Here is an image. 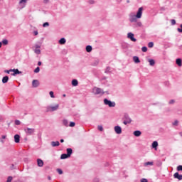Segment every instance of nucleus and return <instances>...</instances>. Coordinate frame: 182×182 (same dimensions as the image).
Masks as SVG:
<instances>
[{
    "instance_id": "obj_10",
    "label": "nucleus",
    "mask_w": 182,
    "mask_h": 182,
    "mask_svg": "<svg viewBox=\"0 0 182 182\" xmlns=\"http://www.w3.org/2000/svg\"><path fill=\"white\" fill-rule=\"evenodd\" d=\"M33 87H38L39 86V81L38 80H33L32 82Z\"/></svg>"
},
{
    "instance_id": "obj_33",
    "label": "nucleus",
    "mask_w": 182,
    "mask_h": 182,
    "mask_svg": "<svg viewBox=\"0 0 182 182\" xmlns=\"http://www.w3.org/2000/svg\"><path fill=\"white\" fill-rule=\"evenodd\" d=\"M177 171H182V166H181V165H180V166H178L177 167Z\"/></svg>"
},
{
    "instance_id": "obj_34",
    "label": "nucleus",
    "mask_w": 182,
    "mask_h": 182,
    "mask_svg": "<svg viewBox=\"0 0 182 182\" xmlns=\"http://www.w3.org/2000/svg\"><path fill=\"white\" fill-rule=\"evenodd\" d=\"M43 28H46V26H49V23L46 22L43 24Z\"/></svg>"
},
{
    "instance_id": "obj_16",
    "label": "nucleus",
    "mask_w": 182,
    "mask_h": 182,
    "mask_svg": "<svg viewBox=\"0 0 182 182\" xmlns=\"http://www.w3.org/2000/svg\"><path fill=\"white\" fill-rule=\"evenodd\" d=\"M133 60L135 63H140V59H139V57L137 56H134Z\"/></svg>"
},
{
    "instance_id": "obj_39",
    "label": "nucleus",
    "mask_w": 182,
    "mask_h": 182,
    "mask_svg": "<svg viewBox=\"0 0 182 182\" xmlns=\"http://www.w3.org/2000/svg\"><path fill=\"white\" fill-rule=\"evenodd\" d=\"M98 130H100V132H103V127L98 126Z\"/></svg>"
},
{
    "instance_id": "obj_27",
    "label": "nucleus",
    "mask_w": 182,
    "mask_h": 182,
    "mask_svg": "<svg viewBox=\"0 0 182 182\" xmlns=\"http://www.w3.org/2000/svg\"><path fill=\"white\" fill-rule=\"evenodd\" d=\"M34 52L36 55H41V50L39 48H36Z\"/></svg>"
},
{
    "instance_id": "obj_58",
    "label": "nucleus",
    "mask_w": 182,
    "mask_h": 182,
    "mask_svg": "<svg viewBox=\"0 0 182 182\" xmlns=\"http://www.w3.org/2000/svg\"><path fill=\"white\" fill-rule=\"evenodd\" d=\"M48 180H50V177H48Z\"/></svg>"
},
{
    "instance_id": "obj_35",
    "label": "nucleus",
    "mask_w": 182,
    "mask_h": 182,
    "mask_svg": "<svg viewBox=\"0 0 182 182\" xmlns=\"http://www.w3.org/2000/svg\"><path fill=\"white\" fill-rule=\"evenodd\" d=\"M50 97H52L53 99L55 98V95H53V91H50Z\"/></svg>"
},
{
    "instance_id": "obj_14",
    "label": "nucleus",
    "mask_w": 182,
    "mask_h": 182,
    "mask_svg": "<svg viewBox=\"0 0 182 182\" xmlns=\"http://www.w3.org/2000/svg\"><path fill=\"white\" fill-rule=\"evenodd\" d=\"M132 123V119L130 118L126 117L125 120L124 121V124H129Z\"/></svg>"
},
{
    "instance_id": "obj_52",
    "label": "nucleus",
    "mask_w": 182,
    "mask_h": 182,
    "mask_svg": "<svg viewBox=\"0 0 182 182\" xmlns=\"http://www.w3.org/2000/svg\"><path fill=\"white\" fill-rule=\"evenodd\" d=\"M0 48H2V43L0 42Z\"/></svg>"
},
{
    "instance_id": "obj_28",
    "label": "nucleus",
    "mask_w": 182,
    "mask_h": 182,
    "mask_svg": "<svg viewBox=\"0 0 182 182\" xmlns=\"http://www.w3.org/2000/svg\"><path fill=\"white\" fill-rule=\"evenodd\" d=\"M41 71V68L39 67H37L35 70H34V73H39V72Z\"/></svg>"
},
{
    "instance_id": "obj_15",
    "label": "nucleus",
    "mask_w": 182,
    "mask_h": 182,
    "mask_svg": "<svg viewBox=\"0 0 182 182\" xmlns=\"http://www.w3.org/2000/svg\"><path fill=\"white\" fill-rule=\"evenodd\" d=\"M9 80V77L8 76H5L2 78V83H8Z\"/></svg>"
},
{
    "instance_id": "obj_32",
    "label": "nucleus",
    "mask_w": 182,
    "mask_h": 182,
    "mask_svg": "<svg viewBox=\"0 0 182 182\" xmlns=\"http://www.w3.org/2000/svg\"><path fill=\"white\" fill-rule=\"evenodd\" d=\"M141 50H142V52H147V47H146V46L142 47Z\"/></svg>"
},
{
    "instance_id": "obj_20",
    "label": "nucleus",
    "mask_w": 182,
    "mask_h": 182,
    "mask_svg": "<svg viewBox=\"0 0 182 182\" xmlns=\"http://www.w3.org/2000/svg\"><path fill=\"white\" fill-rule=\"evenodd\" d=\"M149 64H150V66H154V65H155V63H156V62H155L154 60H153V59H149Z\"/></svg>"
},
{
    "instance_id": "obj_47",
    "label": "nucleus",
    "mask_w": 182,
    "mask_h": 182,
    "mask_svg": "<svg viewBox=\"0 0 182 182\" xmlns=\"http://www.w3.org/2000/svg\"><path fill=\"white\" fill-rule=\"evenodd\" d=\"M44 4H48L49 2V0H43Z\"/></svg>"
},
{
    "instance_id": "obj_17",
    "label": "nucleus",
    "mask_w": 182,
    "mask_h": 182,
    "mask_svg": "<svg viewBox=\"0 0 182 182\" xmlns=\"http://www.w3.org/2000/svg\"><path fill=\"white\" fill-rule=\"evenodd\" d=\"M59 43L60 45H65L66 43V40L64 38H60L59 41Z\"/></svg>"
},
{
    "instance_id": "obj_13",
    "label": "nucleus",
    "mask_w": 182,
    "mask_h": 182,
    "mask_svg": "<svg viewBox=\"0 0 182 182\" xmlns=\"http://www.w3.org/2000/svg\"><path fill=\"white\" fill-rule=\"evenodd\" d=\"M37 164L38 167H43V161H42L41 159H38Z\"/></svg>"
},
{
    "instance_id": "obj_43",
    "label": "nucleus",
    "mask_w": 182,
    "mask_h": 182,
    "mask_svg": "<svg viewBox=\"0 0 182 182\" xmlns=\"http://www.w3.org/2000/svg\"><path fill=\"white\" fill-rule=\"evenodd\" d=\"M12 181V177L9 176L7 179V182H11Z\"/></svg>"
},
{
    "instance_id": "obj_6",
    "label": "nucleus",
    "mask_w": 182,
    "mask_h": 182,
    "mask_svg": "<svg viewBox=\"0 0 182 182\" xmlns=\"http://www.w3.org/2000/svg\"><path fill=\"white\" fill-rule=\"evenodd\" d=\"M59 109V104H56L55 106H50L48 107L49 112H55V110H58Z\"/></svg>"
},
{
    "instance_id": "obj_44",
    "label": "nucleus",
    "mask_w": 182,
    "mask_h": 182,
    "mask_svg": "<svg viewBox=\"0 0 182 182\" xmlns=\"http://www.w3.org/2000/svg\"><path fill=\"white\" fill-rule=\"evenodd\" d=\"M4 72H5V73L9 74V73H10V72H12V70H4Z\"/></svg>"
},
{
    "instance_id": "obj_40",
    "label": "nucleus",
    "mask_w": 182,
    "mask_h": 182,
    "mask_svg": "<svg viewBox=\"0 0 182 182\" xmlns=\"http://www.w3.org/2000/svg\"><path fill=\"white\" fill-rule=\"evenodd\" d=\"M70 127H75V122H70Z\"/></svg>"
},
{
    "instance_id": "obj_24",
    "label": "nucleus",
    "mask_w": 182,
    "mask_h": 182,
    "mask_svg": "<svg viewBox=\"0 0 182 182\" xmlns=\"http://www.w3.org/2000/svg\"><path fill=\"white\" fill-rule=\"evenodd\" d=\"M86 51L88 53L92 52V46H87L86 47Z\"/></svg>"
},
{
    "instance_id": "obj_36",
    "label": "nucleus",
    "mask_w": 182,
    "mask_h": 182,
    "mask_svg": "<svg viewBox=\"0 0 182 182\" xmlns=\"http://www.w3.org/2000/svg\"><path fill=\"white\" fill-rule=\"evenodd\" d=\"M15 124H16V126H19V124H21V121H19V120H16V121H15Z\"/></svg>"
},
{
    "instance_id": "obj_26",
    "label": "nucleus",
    "mask_w": 182,
    "mask_h": 182,
    "mask_svg": "<svg viewBox=\"0 0 182 182\" xmlns=\"http://www.w3.org/2000/svg\"><path fill=\"white\" fill-rule=\"evenodd\" d=\"M67 153V155L68 156V157H70V156L72 154V149H68Z\"/></svg>"
},
{
    "instance_id": "obj_46",
    "label": "nucleus",
    "mask_w": 182,
    "mask_h": 182,
    "mask_svg": "<svg viewBox=\"0 0 182 182\" xmlns=\"http://www.w3.org/2000/svg\"><path fill=\"white\" fill-rule=\"evenodd\" d=\"M141 182H148V181H147V179L143 178L141 180Z\"/></svg>"
},
{
    "instance_id": "obj_9",
    "label": "nucleus",
    "mask_w": 182,
    "mask_h": 182,
    "mask_svg": "<svg viewBox=\"0 0 182 182\" xmlns=\"http://www.w3.org/2000/svg\"><path fill=\"white\" fill-rule=\"evenodd\" d=\"M11 72H14L13 74H11L13 76H15L16 75H21L22 72L19 71L18 69H11Z\"/></svg>"
},
{
    "instance_id": "obj_1",
    "label": "nucleus",
    "mask_w": 182,
    "mask_h": 182,
    "mask_svg": "<svg viewBox=\"0 0 182 182\" xmlns=\"http://www.w3.org/2000/svg\"><path fill=\"white\" fill-rule=\"evenodd\" d=\"M92 92L94 95H105L103 90L96 87L92 89Z\"/></svg>"
},
{
    "instance_id": "obj_11",
    "label": "nucleus",
    "mask_w": 182,
    "mask_h": 182,
    "mask_svg": "<svg viewBox=\"0 0 182 182\" xmlns=\"http://www.w3.org/2000/svg\"><path fill=\"white\" fill-rule=\"evenodd\" d=\"M174 178H178V180H182V175H180L178 173H175L173 175Z\"/></svg>"
},
{
    "instance_id": "obj_48",
    "label": "nucleus",
    "mask_w": 182,
    "mask_h": 182,
    "mask_svg": "<svg viewBox=\"0 0 182 182\" xmlns=\"http://www.w3.org/2000/svg\"><path fill=\"white\" fill-rule=\"evenodd\" d=\"M41 65H42V62L38 61V66H41Z\"/></svg>"
},
{
    "instance_id": "obj_21",
    "label": "nucleus",
    "mask_w": 182,
    "mask_h": 182,
    "mask_svg": "<svg viewBox=\"0 0 182 182\" xmlns=\"http://www.w3.org/2000/svg\"><path fill=\"white\" fill-rule=\"evenodd\" d=\"M72 85H73V86H77V85H79V82H77V80H72Z\"/></svg>"
},
{
    "instance_id": "obj_29",
    "label": "nucleus",
    "mask_w": 182,
    "mask_h": 182,
    "mask_svg": "<svg viewBox=\"0 0 182 182\" xmlns=\"http://www.w3.org/2000/svg\"><path fill=\"white\" fill-rule=\"evenodd\" d=\"M153 46H154V43H153V42H149V43H148V47H149V48H153Z\"/></svg>"
},
{
    "instance_id": "obj_42",
    "label": "nucleus",
    "mask_w": 182,
    "mask_h": 182,
    "mask_svg": "<svg viewBox=\"0 0 182 182\" xmlns=\"http://www.w3.org/2000/svg\"><path fill=\"white\" fill-rule=\"evenodd\" d=\"M57 171H58V174H63V171H62L61 169H58Z\"/></svg>"
},
{
    "instance_id": "obj_3",
    "label": "nucleus",
    "mask_w": 182,
    "mask_h": 182,
    "mask_svg": "<svg viewBox=\"0 0 182 182\" xmlns=\"http://www.w3.org/2000/svg\"><path fill=\"white\" fill-rule=\"evenodd\" d=\"M143 15V7H140L138 9V11L136 13V15H135L136 16V18L138 19H140V18H141V16Z\"/></svg>"
},
{
    "instance_id": "obj_50",
    "label": "nucleus",
    "mask_w": 182,
    "mask_h": 182,
    "mask_svg": "<svg viewBox=\"0 0 182 182\" xmlns=\"http://www.w3.org/2000/svg\"><path fill=\"white\" fill-rule=\"evenodd\" d=\"M38 31H34V35H35V36H36L37 35H38Z\"/></svg>"
},
{
    "instance_id": "obj_4",
    "label": "nucleus",
    "mask_w": 182,
    "mask_h": 182,
    "mask_svg": "<svg viewBox=\"0 0 182 182\" xmlns=\"http://www.w3.org/2000/svg\"><path fill=\"white\" fill-rule=\"evenodd\" d=\"M127 38L130 39L132 42H136L137 40L134 38V34L133 33H128Z\"/></svg>"
},
{
    "instance_id": "obj_25",
    "label": "nucleus",
    "mask_w": 182,
    "mask_h": 182,
    "mask_svg": "<svg viewBox=\"0 0 182 182\" xmlns=\"http://www.w3.org/2000/svg\"><path fill=\"white\" fill-rule=\"evenodd\" d=\"M68 157H69V156H68V154H63L61 155L60 159H68Z\"/></svg>"
},
{
    "instance_id": "obj_12",
    "label": "nucleus",
    "mask_w": 182,
    "mask_h": 182,
    "mask_svg": "<svg viewBox=\"0 0 182 182\" xmlns=\"http://www.w3.org/2000/svg\"><path fill=\"white\" fill-rule=\"evenodd\" d=\"M20 139H21V136H19L18 134H16L14 136V141H15V143H19Z\"/></svg>"
},
{
    "instance_id": "obj_31",
    "label": "nucleus",
    "mask_w": 182,
    "mask_h": 182,
    "mask_svg": "<svg viewBox=\"0 0 182 182\" xmlns=\"http://www.w3.org/2000/svg\"><path fill=\"white\" fill-rule=\"evenodd\" d=\"M26 2H28V0H20L19 4H26Z\"/></svg>"
},
{
    "instance_id": "obj_49",
    "label": "nucleus",
    "mask_w": 182,
    "mask_h": 182,
    "mask_svg": "<svg viewBox=\"0 0 182 182\" xmlns=\"http://www.w3.org/2000/svg\"><path fill=\"white\" fill-rule=\"evenodd\" d=\"M170 105H172V103H174V100H171L170 102H169Z\"/></svg>"
},
{
    "instance_id": "obj_53",
    "label": "nucleus",
    "mask_w": 182,
    "mask_h": 182,
    "mask_svg": "<svg viewBox=\"0 0 182 182\" xmlns=\"http://www.w3.org/2000/svg\"><path fill=\"white\" fill-rule=\"evenodd\" d=\"M64 140L63 139H60V143H63Z\"/></svg>"
},
{
    "instance_id": "obj_55",
    "label": "nucleus",
    "mask_w": 182,
    "mask_h": 182,
    "mask_svg": "<svg viewBox=\"0 0 182 182\" xmlns=\"http://www.w3.org/2000/svg\"><path fill=\"white\" fill-rule=\"evenodd\" d=\"M64 124H66V120H64Z\"/></svg>"
},
{
    "instance_id": "obj_38",
    "label": "nucleus",
    "mask_w": 182,
    "mask_h": 182,
    "mask_svg": "<svg viewBox=\"0 0 182 182\" xmlns=\"http://www.w3.org/2000/svg\"><path fill=\"white\" fill-rule=\"evenodd\" d=\"M181 28H178V32H180V33H182V24L180 25Z\"/></svg>"
},
{
    "instance_id": "obj_18",
    "label": "nucleus",
    "mask_w": 182,
    "mask_h": 182,
    "mask_svg": "<svg viewBox=\"0 0 182 182\" xmlns=\"http://www.w3.org/2000/svg\"><path fill=\"white\" fill-rule=\"evenodd\" d=\"M157 146H159V143L157 141H154L152 143V147L155 149V150H157Z\"/></svg>"
},
{
    "instance_id": "obj_37",
    "label": "nucleus",
    "mask_w": 182,
    "mask_h": 182,
    "mask_svg": "<svg viewBox=\"0 0 182 182\" xmlns=\"http://www.w3.org/2000/svg\"><path fill=\"white\" fill-rule=\"evenodd\" d=\"M145 166H153V162H146L145 163Z\"/></svg>"
},
{
    "instance_id": "obj_57",
    "label": "nucleus",
    "mask_w": 182,
    "mask_h": 182,
    "mask_svg": "<svg viewBox=\"0 0 182 182\" xmlns=\"http://www.w3.org/2000/svg\"><path fill=\"white\" fill-rule=\"evenodd\" d=\"M66 96V95H63V97H65Z\"/></svg>"
},
{
    "instance_id": "obj_41",
    "label": "nucleus",
    "mask_w": 182,
    "mask_h": 182,
    "mask_svg": "<svg viewBox=\"0 0 182 182\" xmlns=\"http://www.w3.org/2000/svg\"><path fill=\"white\" fill-rule=\"evenodd\" d=\"M171 25L176 24V20H174V19L171 20Z\"/></svg>"
},
{
    "instance_id": "obj_8",
    "label": "nucleus",
    "mask_w": 182,
    "mask_h": 182,
    "mask_svg": "<svg viewBox=\"0 0 182 182\" xmlns=\"http://www.w3.org/2000/svg\"><path fill=\"white\" fill-rule=\"evenodd\" d=\"M114 132L117 134H122V127L119 126L114 127Z\"/></svg>"
},
{
    "instance_id": "obj_51",
    "label": "nucleus",
    "mask_w": 182,
    "mask_h": 182,
    "mask_svg": "<svg viewBox=\"0 0 182 182\" xmlns=\"http://www.w3.org/2000/svg\"><path fill=\"white\" fill-rule=\"evenodd\" d=\"M39 48H41V46H36V49H39Z\"/></svg>"
},
{
    "instance_id": "obj_7",
    "label": "nucleus",
    "mask_w": 182,
    "mask_h": 182,
    "mask_svg": "<svg viewBox=\"0 0 182 182\" xmlns=\"http://www.w3.org/2000/svg\"><path fill=\"white\" fill-rule=\"evenodd\" d=\"M137 19H139L137 18V16H136V15H130L129 16V21L130 22H137Z\"/></svg>"
},
{
    "instance_id": "obj_23",
    "label": "nucleus",
    "mask_w": 182,
    "mask_h": 182,
    "mask_svg": "<svg viewBox=\"0 0 182 182\" xmlns=\"http://www.w3.org/2000/svg\"><path fill=\"white\" fill-rule=\"evenodd\" d=\"M176 65H178V66H182L181 59L180 58L176 59Z\"/></svg>"
},
{
    "instance_id": "obj_56",
    "label": "nucleus",
    "mask_w": 182,
    "mask_h": 182,
    "mask_svg": "<svg viewBox=\"0 0 182 182\" xmlns=\"http://www.w3.org/2000/svg\"><path fill=\"white\" fill-rule=\"evenodd\" d=\"M2 139H5V136H2Z\"/></svg>"
},
{
    "instance_id": "obj_54",
    "label": "nucleus",
    "mask_w": 182,
    "mask_h": 182,
    "mask_svg": "<svg viewBox=\"0 0 182 182\" xmlns=\"http://www.w3.org/2000/svg\"><path fill=\"white\" fill-rule=\"evenodd\" d=\"M90 4H93V1H90Z\"/></svg>"
},
{
    "instance_id": "obj_22",
    "label": "nucleus",
    "mask_w": 182,
    "mask_h": 182,
    "mask_svg": "<svg viewBox=\"0 0 182 182\" xmlns=\"http://www.w3.org/2000/svg\"><path fill=\"white\" fill-rule=\"evenodd\" d=\"M134 134L136 136L139 137V136L141 135V132L140 131H135L134 132Z\"/></svg>"
},
{
    "instance_id": "obj_45",
    "label": "nucleus",
    "mask_w": 182,
    "mask_h": 182,
    "mask_svg": "<svg viewBox=\"0 0 182 182\" xmlns=\"http://www.w3.org/2000/svg\"><path fill=\"white\" fill-rule=\"evenodd\" d=\"M177 124H178V121H175L173 122V126H177Z\"/></svg>"
},
{
    "instance_id": "obj_19",
    "label": "nucleus",
    "mask_w": 182,
    "mask_h": 182,
    "mask_svg": "<svg viewBox=\"0 0 182 182\" xmlns=\"http://www.w3.org/2000/svg\"><path fill=\"white\" fill-rule=\"evenodd\" d=\"M60 143L59 141H52L51 142V146H53V147H56V146H59Z\"/></svg>"
},
{
    "instance_id": "obj_30",
    "label": "nucleus",
    "mask_w": 182,
    "mask_h": 182,
    "mask_svg": "<svg viewBox=\"0 0 182 182\" xmlns=\"http://www.w3.org/2000/svg\"><path fill=\"white\" fill-rule=\"evenodd\" d=\"M2 43H3V45H4V46L8 45V40L4 39V40L2 41Z\"/></svg>"
},
{
    "instance_id": "obj_5",
    "label": "nucleus",
    "mask_w": 182,
    "mask_h": 182,
    "mask_svg": "<svg viewBox=\"0 0 182 182\" xmlns=\"http://www.w3.org/2000/svg\"><path fill=\"white\" fill-rule=\"evenodd\" d=\"M25 132L26 133V134H33V133H35V129H32V128H26L24 129Z\"/></svg>"
},
{
    "instance_id": "obj_2",
    "label": "nucleus",
    "mask_w": 182,
    "mask_h": 182,
    "mask_svg": "<svg viewBox=\"0 0 182 182\" xmlns=\"http://www.w3.org/2000/svg\"><path fill=\"white\" fill-rule=\"evenodd\" d=\"M104 103L109 107H114L116 106V103L114 102H112L107 99L104 100Z\"/></svg>"
}]
</instances>
